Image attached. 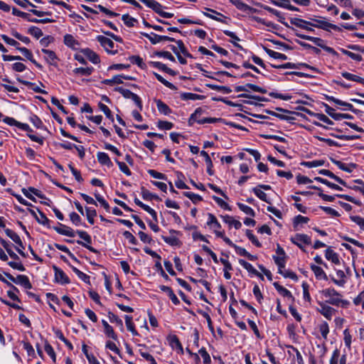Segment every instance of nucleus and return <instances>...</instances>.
<instances>
[{"mask_svg": "<svg viewBox=\"0 0 364 364\" xmlns=\"http://www.w3.org/2000/svg\"><path fill=\"white\" fill-rule=\"evenodd\" d=\"M3 120V122L8 125L10 126H15L18 127V129L26 131L28 132L27 136L29 137V139L35 142H37L40 144L41 145L43 144L44 140L43 137L37 136L34 134H31L33 132V129L29 127L28 124L20 122L17 120H16L13 117H4V114L0 112V122Z\"/></svg>", "mask_w": 364, "mask_h": 364, "instance_id": "f257e3e1", "label": "nucleus"}, {"mask_svg": "<svg viewBox=\"0 0 364 364\" xmlns=\"http://www.w3.org/2000/svg\"><path fill=\"white\" fill-rule=\"evenodd\" d=\"M321 293L326 298H328L326 301V303L336 306H342L343 308H347L350 305V302L348 300L342 299V295L334 288L330 287L321 291Z\"/></svg>", "mask_w": 364, "mask_h": 364, "instance_id": "f03ea898", "label": "nucleus"}, {"mask_svg": "<svg viewBox=\"0 0 364 364\" xmlns=\"http://www.w3.org/2000/svg\"><path fill=\"white\" fill-rule=\"evenodd\" d=\"M309 188L314 189L318 191V196L321 198L323 200L328 202H332L335 200V198L337 197L338 198L344 199L348 202H351L356 205H360V202L357 200L353 197L346 195V194H336L335 196H329L323 193V190L321 187L316 186H309Z\"/></svg>", "mask_w": 364, "mask_h": 364, "instance_id": "7ed1b4c3", "label": "nucleus"}, {"mask_svg": "<svg viewBox=\"0 0 364 364\" xmlns=\"http://www.w3.org/2000/svg\"><path fill=\"white\" fill-rule=\"evenodd\" d=\"M296 36L301 39L311 41L316 46L321 48L325 51H326L327 53H328L334 56L338 55V53L333 48L325 45L324 41L320 38L307 36V35L301 34V33H296Z\"/></svg>", "mask_w": 364, "mask_h": 364, "instance_id": "20e7f679", "label": "nucleus"}, {"mask_svg": "<svg viewBox=\"0 0 364 364\" xmlns=\"http://www.w3.org/2000/svg\"><path fill=\"white\" fill-rule=\"evenodd\" d=\"M76 234L80 237V239L83 240H77L76 242L78 245L85 247L86 249H87L88 250L93 253L99 252L98 250H97L95 248L90 245V244H92V237L90 235H89L86 231L77 230Z\"/></svg>", "mask_w": 364, "mask_h": 364, "instance_id": "39448f33", "label": "nucleus"}, {"mask_svg": "<svg viewBox=\"0 0 364 364\" xmlns=\"http://www.w3.org/2000/svg\"><path fill=\"white\" fill-rule=\"evenodd\" d=\"M97 40L105 48L107 53L114 55L117 53V50H113L114 47V43L110 38L104 36H97Z\"/></svg>", "mask_w": 364, "mask_h": 364, "instance_id": "423d86ee", "label": "nucleus"}, {"mask_svg": "<svg viewBox=\"0 0 364 364\" xmlns=\"http://www.w3.org/2000/svg\"><path fill=\"white\" fill-rule=\"evenodd\" d=\"M290 240L294 245L299 247L303 251H304V248L301 243L307 245L311 244V237L306 234L297 233L294 237H291Z\"/></svg>", "mask_w": 364, "mask_h": 364, "instance_id": "0eeeda50", "label": "nucleus"}, {"mask_svg": "<svg viewBox=\"0 0 364 364\" xmlns=\"http://www.w3.org/2000/svg\"><path fill=\"white\" fill-rule=\"evenodd\" d=\"M53 269L55 273L54 282L55 283L60 284L62 285L68 284L70 283V280L67 274L63 272V269L58 267L55 265L53 266Z\"/></svg>", "mask_w": 364, "mask_h": 364, "instance_id": "6e6552de", "label": "nucleus"}, {"mask_svg": "<svg viewBox=\"0 0 364 364\" xmlns=\"http://www.w3.org/2000/svg\"><path fill=\"white\" fill-rule=\"evenodd\" d=\"M309 19L311 21V26L328 31L330 23L326 21L325 17L314 16Z\"/></svg>", "mask_w": 364, "mask_h": 364, "instance_id": "1a4fd4ad", "label": "nucleus"}, {"mask_svg": "<svg viewBox=\"0 0 364 364\" xmlns=\"http://www.w3.org/2000/svg\"><path fill=\"white\" fill-rule=\"evenodd\" d=\"M205 10H207L209 12H211L212 14L203 11V15L213 20L227 24V19H230L228 17L224 16L223 14L218 12L214 9L205 8Z\"/></svg>", "mask_w": 364, "mask_h": 364, "instance_id": "9d476101", "label": "nucleus"}, {"mask_svg": "<svg viewBox=\"0 0 364 364\" xmlns=\"http://www.w3.org/2000/svg\"><path fill=\"white\" fill-rule=\"evenodd\" d=\"M290 23L292 25H294L299 28H301L302 29H304L308 31H314V30L311 28V21H306L301 18H291L290 19Z\"/></svg>", "mask_w": 364, "mask_h": 364, "instance_id": "9b49d317", "label": "nucleus"}, {"mask_svg": "<svg viewBox=\"0 0 364 364\" xmlns=\"http://www.w3.org/2000/svg\"><path fill=\"white\" fill-rule=\"evenodd\" d=\"M58 225L59 226H54L53 228L58 234L71 237L75 236L76 231L73 230L70 227L60 223H58Z\"/></svg>", "mask_w": 364, "mask_h": 364, "instance_id": "f8f14e48", "label": "nucleus"}, {"mask_svg": "<svg viewBox=\"0 0 364 364\" xmlns=\"http://www.w3.org/2000/svg\"><path fill=\"white\" fill-rule=\"evenodd\" d=\"M230 2L234 5L238 10L244 12L257 13L259 11L247 4L244 3L242 0H229Z\"/></svg>", "mask_w": 364, "mask_h": 364, "instance_id": "ddd939ff", "label": "nucleus"}, {"mask_svg": "<svg viewBox=\"0 0 364 364\" xmlns=\"http://www.w3.org/2000/svg\"><path fill=\"white\" fill-rule=\"evenodd\" d=\"M63 43L66 46L73 50H78L80 46L79 41H77L71 34H65L64 36Z\"/></svg>", "mask_w": 364, "mask_h": 364, "instance_id": "4468645a", "label": "nucleus"}, {"mask_svg": "<svg viewBox=\"0 0 364 364\" xmlns=\"http://www.w3.org/2000/svg\"><path fill=\"white\" fill-rule=\"evenodd\" d=\"M80 52L85 55L88 60L94 64L100 63V58L98 54L94 52L90 48H86L80 50Z\"/></svg>", "mask_w": 364, "mask_h": 364, "instance_id": "2eb2a0df", "label": "nucleus"}, {"mask_svg": "<svg viewBox=\"0 0 364 364\" xmlns=\"http://www.w3.org/2000/svg\"><path fill=\"white\" fill-rule=\"evenodd\" d=\"M41 51L43 53L46 55L45 60L47 61L48 63L55 67L58 66L57 61L58 58L54 51L45 48H43Z\"/></svg>", "mask_w": 364, "mask_h": 364, "instance_id": "dca6fc26", "label": "nucleus"}, {"mask_svg": "<svg viewBox=\"0 0 364 364\" xmlns=\"http://www.w3.org/2000/svg\"><path fill=\"white\" fill-rule=\"evenodd\" d=\"M141 3L144 4L147 7L151 9L159 16L161 12H162L163 6L156 1V0H139Z\"/></svg>", "mask_w": 364, "mask_h": 364, "instance_id": "f3484780", "label": "nucleus"}, {"mask_svg": "<svg viewBox=\"0 0 364 364\" xmlns=\"http://www.w3.org/2000/svg\"><path fill=\"white\" fill-rule=\"evenodd\" d=\"M239 263L248 272L259 277L262 280H264L263 275L261 273H259L256 269H255L254 267L250 263L242 259H239Z\"/></svg>", "mask_w": 364, "mask_h": 364, "instance_id": "a211bd4d", "label": "nucleus"}, {"mask_svg": "<svg viewBox=\"0 0 364 364\" xmlns=\"http://www.w3.org/2000/svg\"><path fill=\"white\" fill-rule=\"evenodd\" d=\"M331 161L332 163L336 165L340 169L348 173H351L353 171V169L355 168L357 166L355 164L353 163H350L348 165H347L343 163L342 161L336 160L333 158H331Z\"/></svg>", "mask_w": 364, "mask_h": 364, "instance_id": "6ab92c4d", "label": "nucleus"}, {"mask_svg": "<svg viewBox=\"0 0 364 364\" xmlns=\"http://www.w3.org/2000/svg\"><path fill=\"white\" fill-rule=\"evenodd\" d=\"M318 304L321 306L319 312L328 320H331L333 314L336 311V310L330 306L326 305L323 302H318Z\"/></svg>", "mask_w": 364, "mask_h": 364, "instance_id": "aec40b11", "label": "nucleus"}, {"mask_svg": "<svg viewBox=\"0 0 364 364\" xmlns=\"http://www.w3.org/2000/svg\"><path fill=\"white\" fill-rule=\"evenodd\" d=\"M159 288L162 291L168 294L169 299L171 300L173 304L178 305L180 304L179 299L174 294L173 289L171 287L165 285H161Z\"/></svg>", "mask_w": 364, "mask_h": 364, "instance_id": "412c9836", "label": "nucleus"}, {"mask_svg": "<svg viewBox=\"0 0 364 364\" xmlns=\"http://www.w3.org/2000/svg\"><path fill=\"white\" fill-rule=\"evenodd\" d=\"M97 158L98 162L101 165L107 166L109 168L113 166V164L107 153L100 151L97 154Z\"/></svg>", "mask_w": 364, "mask_h": 364, "instance_id": "4be33fe9", "label": "nucleus"}, {"mask_svg": "<svg viewBox=\"0 0 364 364\" xmlns=\"http://www.w3.org/2000/svg\"><path fill=\"white\" fill-rule=\"evenodd\" d=\"M17 80L21 82V84L26 85L28 87V89L34 91L36 93H41V94H47V92L44 90H42L39 86H38L34 82H31L27 80H23L20 78H17Z\"/></svg>", "mask_w": 364, "mask_h": 364, "instance_id": "5701e85b", "label": "nucleus"}, {"mask_svg": "<svg viewBox=\"0 0 364 364\" xmlns=\"http://www.w3.org/2000/svg\"><path fill=\"white\" fill-rule=\"evenodd\" d=\"M273 285L280 295H282L284 297L291 299L292 301H294V297L293 296L291 291H289L287 289L280 285L278 282H274Z\"/></svg>", "mask_w": 364, "mask_h": 364, "instance_id": "b1692460", "label": "nucleus"}, {"mask_svg": "<svg viewBox=\"0 0 364 364\" xmlns=\"http://www.w3.org/2000/svg\"><path fill=\"white\" fill-rule=\"evenodd\" d=\"M318 173L321 175H323V176H328L333 180H335L336 182H338L339 184L342 185V186H347V183L346 182L343 180L342 178H341L340 177L336 176L333 172H331V171L329 170H327V169H321L318 171Z\"/></svg>", "mask_w": 364, "mask_h": 364, "instance_id": "393cba45", "label": "nucleus"}, {"mask_svg": "<svg viewBox=\"0 0 364 364\" xmlns=\"http://www.w3.org/2000/svg\"><path fill=\"white\" fill-rule=\"evenodd\" d=\"M16 284H19L26 289H31L32 288V284L30 282L28 277L26 275L18 274L16 277Z\"/></svg>", "mask_w": 364, "mask_h": 364, "instance_id": "a878e982", "label": "nucleus"}, {"mask_svg": "<svg viewBox=\"0 0 364 364\" xmlns=\"http://www.w3.org/2000/svg\"><path fill=\"white\" fill-rule=\"evenodd\" d=\"M18 50L26 57L28 60H29L31 63H33L37 68L41 69L42 65L36 62L35 59H33L32 52L25 47H21L18 48Z\"/></svg>", "mask_w": 364, "mask_h": 364, "instance_id": "bb28decb", "label": "nucleus"}, {"mask_svg": "<svg viewBox=\"0 0 364 364\" xmlns=\"http://www.w3.org/2000/svg\"><path fill=\"white\" fill-rule=\"evenodd\" d=\"M325 257L326 258L331 261L332 263L335 264H340V259L338 255L333 250L331 249V247H328L325 251Z\"/></svg>", "mask_w": 364, "mask_h": 364, "instance_id": "cd10ccee", "label": "nucleus"}, {"mask_svg": "<svg viewBox=\"0 0 364 364\" xmlns=\"http://www.w3.org/2000/svg\"><path fill=\"white\" fill-rule=\"evenodd\" d=\"M310 267L312 272L314 273L315 277L317 279H328V277L326 272L323 270V269L321 267L315 264H311Z\"/></svg>", "mask_w": 364, "mask_h": 364, "instance_id": "c85d7f7f", "label": "nucleus"}, {"mask_svg": "<svg viewBox=\"0 0 364 364\" xmlns=\"http://www.w3.org/2000/svg\"><path fill=\"white\" fill-rule=\"evenodd\" d=\"M208 221H207V225H208L210 228L218 230L221 228L220 223L218 221L216 217L213 213H208Z\"/></svg>", "mask_w": 364, "mask_h": 364, "instance_id": "c756f323", "label": "nucleus"}, {"mask_svg": "<svg viewBox=\"0 0 364 364\" xmlns=\"http://www.w3.org/2000/svg\"><path fill=\"white\" fill-rule=\"evenodd\" d=\"M155 102L156 104L157 109L161 114H163L164 115H169L172 112L171 109L162 100H156Z\"/></svg>", "mask_w": 364, "mask_h": 364, "instance_id": "7c9ffc66", "label": "nucleus"}, {"mask_svg": "<svg viewBox=\"0 0 364 364\" xmlns=\"http://www.w3.org/2000/svg\"><path fill=\"white\" fill-rule=\"evenodd\" d=\"M200 154L202 156L205 158V161L207 165V173H208L209 176H213V164L209 154L205 151H201Z\"/></svg>", "mask_w": 364, "mask_h": 364, "instance_id": "2f4dec72", "label": "nucleus"}, {"mask_svg": "<svg viewBox=\"0 0 364 364\" xmlns=\"http://www.w3.org/2000/svg\"><path fill=\"white\" fill-rule=\"evenodd\" d=\"M94 68L90 67H86V68H76L73 70V73L74 75H83V76H90L92 75V73L94 71Z\"/></svg>", "mask_w": 364, "mask_h": 364, "instance_id": "473e14b6", "label": "nucleus"}, {"mask_svg": "<svg viewBox=\"0 0 364 364\" xmlns=\"http://www.w3.org/2000/svg\"><path fill=\"white\" fill-rule=\"evenodd\" d=\"M341 75H342V77H343L345 79H346L348 80L356 82L361 85H364V78H363L358 75L350 73L346 71L342 72Z\"/></svg>", "mask_w": 364, "mask_h": 364, "instance_id": "72a5a7b5", "label": "nucleus"}, {"mask_svg": "<svg viewBox=\"0 0 364 364\" xmlns=\"http://www.w3.org/2000/svg\"><path fill=\"white\" fill-rule=\"evenodd\" d=\"M180 97L182 100H201L205 98V96L191 92H182Z\"/></svg>", "mask_w": 364, "mask_h": 364, "instance_id": "f704fd0d", "label": "nucleus"}, {"mask_svg": "<svg viewBox=\"0 0 364 364\" xmlns=\"http://www.w3.org/2000/svg\"><path fill=\"white\" fill-rule=\"evenodd\" d=\"M264 50L271 57L274 59H279L282 60H286L287 59V56L285 54L280 53L278 52H276L274 50H272L269 48H268L266 46H262Z\"/></svg>", "mask_w": 364, "mask_h": 364, "instance_id": "c9c22d12", "label": "nucleus"}, {"mask_svg": "<svg viewBox=\"0 0 364 364\" xmlns=\"http://www.w3.org/2000/svg\"><path fill=\"white\" fill-rule=\"evenodd\" d=\"M221 218L225 223L233 225L236 230H239L242 227V223L239 220L233 219L232 217L228 215H222Z\"/></svg>", "mask_w": 364, "mask_h": 364, "instance_id": "e433bc0d", "label": "nucleus"}, {"mask_svg": "<svg viewBox=\"0 0 364 364\" xmlns=\"http://www.w3.org/2000/svg\"><path fill=\"white\" fill-rule=\"evenodd\" d=\"M275 264L278 267V273H282V270L285 268L287 262V257H279L273 255L272 257Z\"/></svg>", "mask_w": 364, "mask_h": 364, "instance_id": "4c0bfd02", "label": "nucleus"}, {"mask_svg": "<svg viewBox=\"0 0 364 364\" xmlns=\"http://www.w3.org/2000/svg\"><path fill=\"white\" fill-rule=\"evenodd\" d=\"M69 266L72 269L73 272H75L81 280H82L86 284L90 283V277L89 275L86 274L71 264H69Z\"/></svg>", "mask_w": 364, "mask_h": 364, "instance_id": "58836bf2", "label": "nucleus"}, {"mask_svg": "<svg viewBox=\"0 0 364 364\" xmlns=\"http://www.w3.org/2000/svg\"><path fill=\"white\" fill-rule=\"evenodd\" d=\"M252 192L255 196L259 198L261 200L264 201L269 204H271L270 200L267 198V194L262 191L258 186L252 188Z\"/></svg>", "mask_w": 364, "mask_h": 364, "instance_id": "ea45409f", "label": "nucleus"}, {"mask_svg": "<svg viewBox=\"0 0 364 364\" xmlns=\"http://www.w3.org/2000/svg\"><path fill=\"white\" fill-rule=\"evenodd\" d=\"M6 235L10 237L17 245H21V239L19 235L11 229L4 230Z\"/></svg>", "mask_w": 364, "mask_h": 364, "instance_id": "a19ab883", "label": "nucleus"}, {"mask_svg": "<svg viewBox=\"0 0 364 364\" xmlns=\"http://www.w3.org/2000/svg\"><path fill=\"white\" fill-rule=\"evenodd\" d=\"M29 121L33 124V126L40 129H46L42 120L36 114H31L29 117Z\"/></svg>", "mask_w": 364, "mask_h": 364, "instance_id": "79ce46f5", "label": "nucleus"}, {"mask_svg": "<svg viewBox=\"0 0 364 364\" xmlns=\"http://www.w3.org/2000/svg\"><path fill=\"white\" fill-rule=\"evenodd\" d=\"M223 33L227 36H229L232 39V41H230V42L234 45V46L240 48V50H243L242 46L236 42V41H239L240 39L237 36V35L234 32H232L228 30H225V31H223Z\"/></svg>", "mask_w": 364, "mask_h": 364, "instance_id": "37998d69", "label": "nucleus"}, {"mask_svg": "<svg viewBox=\"0 0 364 364\" xmlns=\"http://www.w3.org/2000/svg\"><path fill=\"white\" fill-rule=\"evenodd\" d=\"M153 75L155 76V77L160 82H161L164 85H165L166 87H168L169 89L172 90H177V87L172 83H171L170 82L167 81L166 80H165L161 75H159V73H156V72H154L153 73Z\"/></svg>", "mask_w": 364, "mask_h": 364, "instance_id": "c03bdc74", "label": "nucleus"}, {"mask_svg": "<svg viewBox=\"0 0 364 364\" xmlns=\"http://www.w3.org/2000/svg\"><path fill=\"white\" fill-rule=\"evenodd\" d=\"M54 246L59 250L63 251L68 255V256L73 259L75 262L80 263V261L77 257L70 251V250L65 246L58 243H54Z\"/></svg>", "mask_w": 364, "mask_h": 364, "instance_id": "a18cd8bd", "label": "nucleus"}, {"mask_svg": "<svg viewBox=\"0 0 364 364\" xmlns=\"http://www.w3.org/2000/svg\"><path fill=\"white\" fill-rule=\"evenodd\" d=\"M129 60L132 63L136 65L141 69H145L146 68V65L144 63L143 59L139 55L129 56Z\"/></svg>", "mask_w": 364, "mask_h": 364, "instance_id": "49530a36", "label": "nucleus"}, {"mask_svg": "<svg viewBox=\"0 0 364 364\" xmlns=\"http://www.w3.org/2000/svg\"><path fill=\"white\" fill-rule=\"evenodd\" d=\"M309 221V218L308 217H305L301 215H298L294 218L293 227L295 230H296L299 224L307 223Z\"/></svg>", "mask_w": 364, "mask_h": 364, "instance_id": "de8ad7c7", "label": "nucleus"}, {"mask_svg": "<svg viewBox=\"0 0 364 364\" xmlns=\"http://www.w3.org/2000/svg\"><path fill=\"white\" fill-rule=\"evenodd\" d=\"M38 211L39 213V217L37 218V222L48 228H50V220L47 218L45 213L41 212L39 209H38Z\"/></svg>", "mask_w": 364, "mask_h": 364, "instance_id": "09e8293b", "label": "nucleus"}, {"mask_svg": "<svg viewBox=\"0 0 364 364\" xmlns=\"http://www.w3.org/2000/svg\"><path fill=\"white\" fill-rule=\"evenodd\" d=\"M176 175L178 180L175 182L176 186L179 189H188V186L181 179L184 178L183 173L176 171Z\"/></svg>", "mask_w": 364, "mask_h": 364, "instance_id": "8fccbe9b", "label": "nucleus"}, {"mask_svg": "<svg viewBox=\"0 0 364 364\" xmlns=\"http://www.w3.org/2000/svg\"><path fill=\"white\" fill-rule=\"evenodd\" d=\"M324 163L325 161L323 160H314L311 161H302L301 165L307 168H313L321 166L324 164Z\"/></svg>", "mask_w": 364, "mask_h": 364, "instance_id": "3c124183", "label": "nucleus"}, {"mask_svg": "<svg viewBox=\"0 0 364 364\" xmlns=\"http://www.w3.org/2000/svg\"><path fill=\"white\" fill-rule=\"evenodd\" d=\"M45 351L46 353L50 357L52 360L55 363L56 361V355L54 351L53 348L52 346L48 342V341H45V346H44Z\"/></svg>", "mask_w": 364, "mask_h": 364, "instance_id": "603ef678", "label": "nucleus"}, {"mask_svg": "<svg viewBox=\"0 0 364 364\" xmlns=\"http://www.w3.org/2000/svg\"><path fill=\"white\" fill-rule=\"evenodd\" d=\"M207 86L210 88L211 90H216L218 92H222L224 94H229L232 92V90L227 86H221V85H212L208 84Z\"/></svg>", "mask_w": 364, "mask_h": 364, "instance_id": "864d4df0", "label": "nucleus"}, {"mask_svg": "<svg viewBox=\"0 0 364 364\" xmlns=\"http://www.w3.org/2000/svg\"><path fill=\"white\" fill-rule=\"evenodd\" d=\"M336 274H337L338 277L341 278V279L338 280V279H335L334 277H332L331 280L333 281V282L334 284H337L338 286L343 287L346 283V281L343 279L346 277V274H345L343 270H338L336 272Z\"/></svg>", "mask_w": 364, "mask_h": 364, "instance_id": "5fc2aeb1", "label": "nucleus"}, {"mask_svg": "<svg viewBox=\"0 0 364 364\" xmlns=\"http://www.w3.org/2000/svg\"><path fill=\"white\" fill-rule=\"evenodd\" d=\"M98 107H99V109L102 111L106 115V117L109 119L111 120L112 122H114V116L111 112V110L109 109V108L105 104L102 103V102H100L98 104Z\"/></svg>", "mask_w": 364, "mask_h": 364, "instance_id": "6e6d98bb", "label": "nucleus"}, {"mask_svg": "<svg viewBox=\"0 0 364 364\" xmlns=\"http://www.w3.org/2000/svg\"><path fill=\"white\" fill-rule=\"evenodd\" d=\"M1 38L3 39V41L10 45V46H14L16 48V50H18V48H21V47H20V43L16 41V40L11 38H9L8 36L5 35V34H1Z\"/></svg>", "mask_w": 364, "mask_h": 364, "instance_id": "4d7b16f0", "label": "nucleus"}, {"mask_svg": "<svg viewBox=\"0 0 364 364\" xmlns=\"http://www.w3.org/2000/svg\"><path fill=\"white\" fill-rule=\"evenodd\" d=\"M119 75H114L112 79H105L102 81V83L107 85H113L114 84H122L123 81L120 80Z\"/></svg>", "mask_w": 364, "mask_h": 364, "instance_id": "13d9d810", "label": "nucleus"}, {"mask_svg": "<svg viewBox=\"0 0 364 364\" xmlns=\"http://www.w3.org/2000/svg\"><path fill=\"white\" fill-rule=\"evenodd\" d=\"M122 19L124 21V23L127 27H133L134 26L135 23L137 22V20L132 16H130L129 14H123L122 16Z\"/></svg>", "mask_w": 364, "mask_h": 364, "instance_id": "bf43d9fd", "label": "nucleus"}, {"mask_svg": "<svg viewBox=\"0 0 364 364\" xmlns=\"http://www.w3.org/2000/svg\"><path fill=\"white\" fill-rule=\"evenodd\" d=\"M237 205L240 210H242L243 213L252 217H255V210L251 207L246 205L242 203H237Z\"/></svg>", "mask_w": 364, "mask_h": 364, "instance_id": "052dcab7", "label": "nucleus"}, {"mask_svg": "<svg viewBox=\"0 0 364 364\" xmlns=\"http://www.w3.org/2000/svg\"><path fill=\"white\" fill-rule=\"evenodd\" d=\"M86 215L88 220V223L91 225H93L95 223V217L97 216V211L95 209H93L92 208H86Z\"/></svg>", "mask_w": 364, "mask_h": 364, "instance_id": "680f3d73", "label": "nucleus"}, {"mask_svg": "<svg viewBox=\"0 0 364 364\" xmlns=\"http://www.w3.org/2000/svg\"><path fill=\"white\" fill-rule=\"evenodd\" d=\"M28 33L38 39L43 36V31L37 26H32L28 30Z\"/></svg>", "mask_w": 364, "mask_h": 364, "instance_id": "e2e57ef3", "label": "nucleus"}, {"mask_svg": "<svg viewBox=\"0 0 364 364\" xmlns=\"http://www.w3.org/2000/svg\"><path fill=\"white\" fill-rule=\"evenodd\" d=\"M162 239L166 243L171 246H180L181 244L180 240L176 237L162 236Z\"/></svg>", "mask_w": 364, "mask_h": 364, "instance_id": "0e129e2a", "label": "nucleus"}, {"mask_svg": "<svg viewBox=\"0 0 364 364\" xmlns=\"http://www.w3.org/2000/svg\"><path fill=\"white\" fill-rule=\"evenodd\" d=\"M114 91L120 93L124 98L131 99L133 97L134 92H131L129 90L125 89L122 87H117L114 88Z\"/></svg>", "mask_w": 364, "mask_h": 364, "instance_id": "69168bd1", "label": "nucleus"}, {"mask_svg": "<svg viewBox=\"0 0 364 364\" xmlns=\"http://www.w3.org/2000/svg\"><path fill=\"white\" fill-rule=\"evenodd\" d=\"M183 196L189 198L195 204L203 200V198L200 195L192 192H183Z\"/></svg>", "mask_w": 364, "mask_h": 364, "instance_id": "338daca9", "label": "nucleus"}, {"mask_svg": "<svg viewBox=\"0 0 364 364\" xmlns=\"http://www.w3.org/2000/svg\"><path fill=\"white\" fill-rule=\"evenodd\" d=\"M198 353L201 355L203 360V364H210L211 363V358L209 355V353L207 352L206 349L205 348H201Z\"/></svg>", "mask_w": 364, "mask_h": 364, "instance_id": "774afa93", "label": "nucleus"}]
</instances>
